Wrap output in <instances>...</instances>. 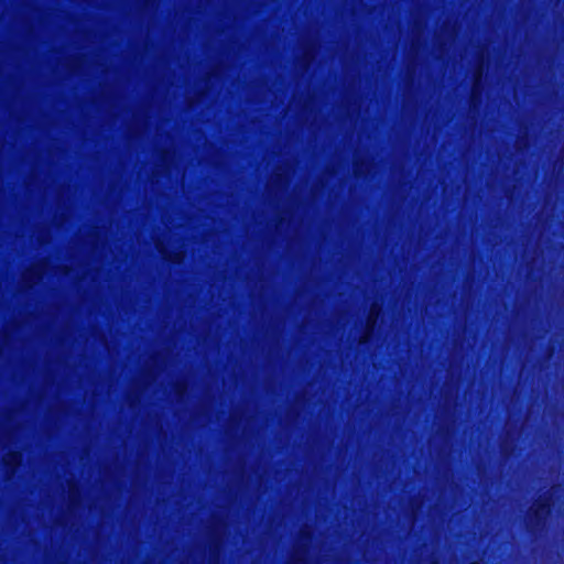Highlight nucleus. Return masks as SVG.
<instances>
[{"label": "nucleus", "mask_w": 564, "mask_h": 564, "mask_svg": "<svg viewBox=\"0 0 564 564\" xmlns=\"http://www.w3.org/2000/svg\"><path fill=\"white\" fill-rule=\"evenodd\" d=\"M558 487L551 486L545 490L540 491L527 507L524 517L527 523L520 527L512 525H405V524H366V525H341L329 524L319 525V529H564V525H546V522L554 516L558 502Z\"/></svg>", "instance_id": "1"}, {"label": "nucleus", "mask_w": 564, "mask_h": 564, "mask_svg": "<svg viewBox=\"0 0 564 564\" xmlns=\"http://www.w3.org/2000/svg\"><path fill=\"white\" fill-rule=\"evenodd\" d=\"M364 536H403V538H542L564 536V531H362Z\"/></svg>", "instance_id": "2"}, {"label": "nucleus", "mask_w": 564, "mask_h": 564, "mask_svg": "<svg viewBox=\"0 0 564 564\" xmlns=\"http://www.w3.org/2000/svg\"><path fill=\"white\" fill-rule=\"evenodd\" d=\"M67 503L69 507H77L83 500V488L78 481H69L66 492Z\"/></svg>", "instance_id": "3"}, {"label": "nucleus", "mask_w": 564, "mask_h": 564, "mask_svg": "<svg viewBox=\"0 0 564 564\" xmlns=\"http://www.w3.org/2000/svg\"><path fill=\"white\" fill-rule=\"evenodd\" d=\"M238 497V491L232 489V488H229L228 491H227V498L229 501H236Z\"/></svg>", "instance_id": "4"}]
</instances>
